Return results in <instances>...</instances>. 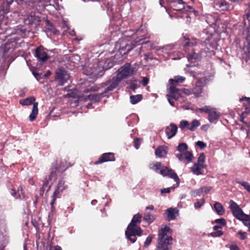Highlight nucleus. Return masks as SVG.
<instances>
[{
  "label": "nucleus",
  "instance_id": "obj_1",
  "mask_svg": "<svg viewBox=\"0 0 250 250\" xmlns=\"http://www.w3.org/2000/svg\"><path fill=\"white\" fill-rule=\"evenodd\" d=\"M197 41L196 39H192L190 40L189 38L184 37V46L185 50L187 53V58L188 61L191 63L200 61L202 58V53L200 51L199 52H195V49L190 48L193 46L196 45Z\"/></svg>",
  "mask_w": 250,
  "mask_h": 250
},
{
  "label": "nucleus",
  "instance_id": "obj_2",
  "mask_svg": "<svg viewBox=\"0 0 250 250\" xmlns=\"http://www.w3.org/2000/svg\"><path fill=\"white\" fill-rule=\"evenodd\" d=\"M170 229L167 226L162 227L159 231L157 248L161 250H171L173 238L168 236Z\"/></svg>",
  "mask_w": 250,
  "mask_h": 250
},
{
  "label": "nucleus",
  "instance_id": "obj_3",
  "mask_svg": "<svg viewBox=\"0 0 250 250\" xmlns=\"http://www.w3.org/2000/svg\"><path fill=\"white\" fill-rule=\"evenodd\" d=\"M116 77H113L112 81L110 83L111 86L115 89L119 83L124 79L131 76L134 72L133 69L131 68L130 63H126L119 68Z\"/></svg>",
  "mask_w": 250,
  "mask_h": 250
},
{
  "label": "nucleus",
  "instance_id": "obj_4",
  "mask_svg": "<svg viewBox=\"0 0 250 250\" xmlns=\"http://www.w3.org/2000/svg\"><path fill=\"white\" fill-rule=\"evenodd\" d=\"M135 47V43L129 40L126 37L119 39L115 44V48L118 50L121 54H125Z\"/></svg>",
  "mask_w": 250,
  "mask_h": 250
},
{
  "label": "nucleus",
  "instance_id": "obj_5",
  "mask_svg": "<svg viewBox=\"0 0 250 250\" xmlns=\"http://www.w3.org/2000/svg\"><path fill=\"white\" fill-rule=\"evenodd\" d=\"M229 208L233 215L240 221H250V216L244 213L239 205L233 200L229 201Z\"/></svg>",
  "mask_w": 250,
  "mask_h": 250
},
{
  "label": "nucleus",
  "instance_id": "obj_6",
  "mask_svg": "<svg viewBox=\"0 0 250 250\" xmlns=\"http://www.w3.org/2000/svg\"><path fill=\"white\" fill-rule=\"evenodd\" d=\"M35 98L31 96L20 101V104L22 105H29L33 104L32 112L29 116V120L31 122H33L36 119L38 114V103L35 102Z\"/></svg>",
  "mask_w": 250,
  "mask_h": 250
},
{
  "label": "nucleus",
  "instance_id": "obj_7",
  "mask_svg": "<svg viewBox=\"0 0 250 250\" xmlns=\"http://www.w3.org/2000/svg\"><path fill=\"white\" fill-rule=\"evenodd\" d=\"M143 230L139 226L128 225L125 232L126 238L132 243L136 241L137 236H141L143 233Z\"/></svg>",
  "mask_w": 250,
  "mask_h": 250
},
{
  "label": "nucleus",
  "instance_id": "obj_8",
  "mask_svg": "<svg viewBox=\"0 0 250 250\" xmlns=\"http://www.w3.org/2000/svg\"><path fill=\"white\" fill-rule=\"evenodd\" d=\"M104 68L99 63H94L89 64L84 68L83 74L89 76L90 78H95L98 75H102Z\"/></svg>",
  "mask_w": 250,
  "mask_h": 250
},
{
  "label": "nucleus",
  "instance_id": "obj_9",
  "mask_svg": "<svg viewBox=\"0 0 250 250\" xmlns=\"http://www.w3.org/2000/svg\"><path fill=\"white\" fill-rule=\"evenodd\" d=\"M65 181L63 178H61L59 180V183L56 187V188L51 196V201L50 203L51 210L53 211L54 209V204H55L57 198L60 197V194L66 188H67V186L65 185Z\"/></svg>",
  "mask_w": 250,
  "mask_h": 250
},
{
  "label": "nucleus",
  "instance_id": "obj_10",
  "mask_svg": "<svg viewBox=\"0 0 250 250\" xmlns=\"http://www.w3.org/2000/svg\"><path fill=\"white\" fill-rule=\"evenodd\" d=\"M69 74L64 68H60L55 71V81L59 85H63L69 79Z\"/></svg>",
  "mask_w": 250,
  "mask_h": 250
},
{
  "label": "nucleus",
  "instance_id": "obj_11",
  "mask_svg": "<svg viewBox=\"0 0 250 250\" xmlns=\"http://www.w3.org/2000/svg\"><path fill=\"white\" fill-rule=\"evenodd\" d=\"M209 81L208 78L205 77L199 79L192 89V93L196 97H199L203 92V87L208 84Z\"/></svg>",
  "mask_w": 250,
  "mask_h": 250
},
{
  "label": "nucleus",
  "instance_id": "obj_12",
  "mask_svg": "<svg viewBox=\"0 0 250 250\" xmlns=\"http://www.w3.org/2000/svg\"><path fill=\"white\" fill-rule=\"evenodd\" d=\"M159 172L163 176H167L173 179L176 183V187H178L180 184V179L177 174L171 168L163 166Z\"/></svg>",
  "mask_w": 250,
  "mask_h": 250
},
{
  "label": "nucleus",
  "instance_id": "obj_13",
  "mask_svg": "<svg viewBox=\"0 0 250 250\" xmlns=\"http://www.w3.org/2000/svg\"><path fill=\"white\" fill-rule=\"evenodd\" d=\"M34 55V56L37 58L38 61L41 63H44L49 58V56L46 52L45 49L42 45L38 46L35 49Z\"/></svg>",
  "mask_w": 250,
  "mask_h": 250
},
{
  "label": "nucleus",
  "instance_id": "obj_14",
  "mask_svg": "<svg viewBox=\"0 0 250 250\" xmlns=\"http://www.w3.org/2000/svg\"><path fill=\"white\" fill-rule=\"evenodd\" d=\"M114 89L109 84L105 87L103 92L94 95H89L88 97L93 103L99 102L102 98L109 96V93L112 91Z\"/></svg>",
  "mask_w": 250,
  "mask_h": 250
},
{
  "label": "nucleus",
  "instance_id": "obj_15",
  "mask_svg": "<svg viewBox=\"0 0 250 250\" xmlns=\"http://www.w3.org/2000/svg\"><path fill=\"white\" fill-rule=\"evenodd\" d=\"M41 21V17L40 16L36 15L34 12H31L27 14L26 18L24 20V23L25 25H34L35 27H37Z\"/></svg>",
  "mask_w": 250,
  "mask_h": 250
},
{
  "label": "nucleus",
  "instance_id": "obj_16",
  "mask_svg": "<svg viewBox=\"0 0 250 250\" xmlns=\"http://www.w3.org/2000/svg\"><path fill=\"white\" fill-rule=\"evenodd\" d=\"M16 1L18 5H21L23 8L29 9L36 7L41 0H8V2Z\"/></svg>",
  "mask_w": 250,
  "mask_h": 250
},
{
  "label": "nucleus",
  "instance_id": "obj_17",
  "mask_svg": "<svg viewBox=\"0 0 250 250\" xmlns=\"http://www.w3.org/2000/svg\"><path fill=\"white\" fill-rule=\"evenodd\" d=\"M115 154L113 152H107L102 154L98 160L95 161L94 164L95 165L101 164L108 162H113L115 161Z\"/></svg>",
  "mask_w": 250,
  "mask_h": 250
},
{
  "label": "nucleus",
  "instance_id": "obj_18",
  "mask_svg": "<svg viewBox=\"0 0 250 250\" xmlns=\"http://www.w3.org/2000/svg\"><path fill=\"white\" fill-rule=\"evenodd\" d=\"M181 96V90L175 87L173 84L170 85L169 87V93L167 95V97L177 101Z\"/></svg>",
  "mask_w": 250,
  "mask_h": 250
},
{
  "label": "nucleus",
  "instance_id": "obj_19",
  "mask_svg": "<svg viewBox=\"0 0 250 250\" xmlns=\"http://www.w3.org/2000/svg\"><path fill=\"white\" fill-rule=\"evenodd\" d=\"M178 130V126L174 124L171 123L165 129L166 134L168 139L174 137Z\"/></svg>",
  "mask_w": 250,
  "mask_h": 250
},
{
  "label": "nucleus",
  "instance_id": "obj_20",
  "mask_svg": "<svg viewBox=\"0 0 250 250\" xmlns=\"http://www.w3.org/2000/svg\"><path fill=\"white\" fill-rule=\"evenodd\" d=\"M167 153V147L165 146H160L155 150L156 156L159 158L165 157Z\"/></svg>",
  "mask_w": 250,
  "mask_h": 250
},
{
  "label": "nucleus",
  "instance_id": "obj_21",
  "mask_svg": "<svg viewBox=\"0 0 250 250\" xmlns=\"http://www.w3.org/2000/svg\"><path fill=\"white\" fill-rule=\"evenodd\" d=\"M206 167V165H201L197 163L194 164L191 168L192 172L196 175H199L203 174V169Z\"/></svg>",
  "mask_w": 250,
  "mask_h": 250
},
{
  "label": "nucleus",
  "instance_id": "obj_22",
  "mask_svg": "<svg viewBox=\"0 0 250 250\" xmlns=\"http://www.w3.org/2000/svg\"><path fill=\"white\" fill-rule=\"evenodd\" d=\"M57 170L58 167L57 164H54L51 169L50 173L48 176V178H46V180H48V181H55L57 178Z\"/></svg>",
  "mask_w": 250,
  "mask_h": 250
},
{
  "label": "nucleus",
  "instance_id": "obj_23",
  "mask_svg": "<svg viewBox=\"0 0 250 250\" xmlns=\"http://www.w3.org/2000/svg\"><path fill=\"white\" fill-rule=\"evenodd\" d=\"M220 116V113L217 112L215 108H212L208 113V120L210 123H213L218 120Z\"/></svg>",
  "mask_w": 250,
  "mask_h": 250
},
{
  "label": "nucleus",
  "instance_id": "obj_24",
  "mask_svg": "<svg viewBox=\"0 0 250 250\" xmlns=\"http://www.w3.org/2000/svg\"><path fill=\"white\" fill-rule=\"evenodd\" d=\"M178 213V210L175 208H170L167 209L166 212L167 220L170 221L175 219L176 218V214H177Z\"/></svg>",
  "mask_w": 250,
  "mask_h": 250
},
{
  "label": "nucleus",
  "instance_id": "obj_25",
  "mask_svg": "<svg viewBox=\"0 0 250 250\" xmlns=\"http://www.w3.org/2000/svg\"><path fill=\"white\" fill-rule=\"evenodd\" d=\"M222 227L221 226L216 225L213 227L214 232L210 233L212 237H220L223 235L224 233L222 231Z\"/></svg>",
  "mask_w": 250,
  "mask_h": 250
},
{
  "label": "nucleus",
  "instance_id": "obj_26",
  "mask_svg": "<svg viewBox=\"0 0 250 250\" xmlns=\"http://www.w3.org/2000/svg\"><path fill=\"white\" fill-rule=\"evenodd\" d=\"M142 215L140 214H136L134 215L128 225L133 226H139L141 222Z\"/></svg>",
  "mask_w": 250,
  "mask_h": 250
},
{
  "label": "nucleus",
  "instance_id": "obj_27",
  "mask_svg": "<svg viewBox=\"0 0 250 250\" xmlns=\"http://www.w3.org/2000/svg\"><path fill=\"white\" fill-rule=\"evenodd\" d=\"M13 2H8V0H4L0 12H1L2 14H7L10 11V5Z\"/></svg>",
  "mask_w": 250,
  "mask_h": 250
},
{
  "label": "nucleus",
  "instance_id": "obj_28",
  "mask_svg": "<svg viewBox=\"0 0 250 250\" xmlns=\"http://www.w3.org/2000/svg\"><path fill=\"white\" fill-rule=\"evenodd\" d=\"M213 208L216 212L219 215H223L225 213V209L222 204L219 202H215Z\"/></svg>",
  "mask_w": 250,
  "mask_h": 250
},
{
  "label": "nucleus",
  "instance_id": "obj_29",
  "mask_svg": "<svg viewBox=\"0 0 250 250\" xmlns=\"http://www.w3.org/2000/svg\"><path fill=\"white\" fill-rule=\"evenodd\" d=\"M185 79L186 78L184 77L180 76H175L174 78V79L169 80L170 85H172L173 84L175 87H177L178 83H181L183 82Z\"/></svg>",
  "mask_w": 250,
  "mask_h": 250
},
{
  "label": "nucleus",
  "instance_id": "obj_30",
  "mask_svg": "<svg viewBox=\"0 0 250 250\" xmlns=\"http://www.w3.org/2000/svg\"><path fill=\"white\" fill-rule=\"evenodd\" d=\"M109 84H108V82H106L102 83V85L101 86H99L97 85H95L93 86H91L90 88H86L84 90V92L85 93H88L90 91H98L101 88H104L105 86H107Z\"/></svg>",
  "mask_w": 250,
  "mask_h": 250
},
{
  "label": "nucleus",
  "instance_id": "obj_31",
  "mask_svg": "<svg viewBox=\"0 0 250 250\" xmlns=\"http://www.w3.org/2000/svg\"><path fill=\"white\" fill-rule=\"evenodd\" d=\"M155 219L154 215L150 214L149 212H146L144 214L143 220L146 222L148 224L152 223Z\"/></svg>",
  "mask_w": 250,
  "mask_h": 250
},
{
  "label": "nucleus",
  "instance_id": "obj_32",
  "mask_svg": "<svg viewBox=\"0 0 250 250\" xmlns=\"http://www.w3.org/2000/svg\"><path fill=\"white\" fill-rule=\"evenodd\" d=\"M163 165H162L161 162H156V163H151L149 165L150 169L154 170L156 172H158L162 169Z\"/></svg>",
  "mask_w": 250,
  "mask_h": 250
},
{
  "label": "nucleus",
  "instance_id": "obj_33",
  "mask_svg": "<svg viewBox=\"0 0 250 250\" xmlns=\"http://www.w3.org/2000/svg\"><path fill=\"white\" fill-rule=\"evenodd\" d=\"M143 99V96L141 94L136 95H132L130 96V103L133 104H136L141 101Z\"/></svg>",
  "mask_w": 250,
  "mask_h": 250
},
{
  "label": "nucleus",
  "instance_id": "obj_34",
  "mask_svg": "<svg viewBox=\"0 0 250 250\" xmlns=\"http://www.w3.org/2000/svg\"><path fill=\"white\" fill-rule=\"evenodd\" d=\"M241 101H243V105L247 112H250V98L243 97L241 99Z\"/></svg>",
  "mask_w": 250,
  "mask_h": 250
},
{
  "label": "nucleus",
  "instance_id": "obj_35",
  "mask_svg": "<svg viewBox=\"0 0 250 250\" xmlns=\"http://www.w3.org/2000/svg\"><path fill=\"white\" fill-rule=\"evenodd\" d=\"M9 20L5 14H2L1 12H0V23L1 26L7 25L9 22Z\"/></svg>",
  "mask_w": 250,
  "mask_h": 250
},
{
  "label": "nucleus",
  "instance_id": "obj_36",
  "mask_svg": "<svg viewBox=\"0 0 250 250\" xmlns=\"http://www.w3.org/2000/svg\"><path fill=\"white\" fill-rule=\"evenodd\" d=\"M200 125V123L199 121L197 120H194L192 121V122L189 124V130L191 131H194L196 129V128Z\"/></svg>",
  "mask_w": 250,
  "mask_h": 250
},
{
  "label": "nucleus",
  "instance_id": "obj_37",
  "mask_svg": "<svg viewBox=\"0 0 250 250\" xmlns=\"http://www.w3.org/2000/svg\"><path fill=\"white\" fill-rule=\"evenodd\" d=\"M235 181L236 183L243 186L250 193V185L248 183L244 181H240L238 179H236Z\"/></svg>",
  "mask_w": 250,
  "mask_h": 250
},
{
  "label": "nucleus",
  "instance_id": "obj_38",
  "mask_svg": "<svg viewBox=\"0 0 250 250\" xmlns=\"http://www.w3.org/2000/svg\"><path fill=\"white\" fill-rule=\"evenodd\" d=\"M17 194H18L19 197L21 199H24L26 198V195L25 193L23 192L22 187L20 186L17 190Z\"/></svg>",
  "mask_w": 250,
  "mask_h": 250
},
{
  "label": "nucleus",
  "instance_id": "obj_39",
  "mask_svg": "<svg viewBox=\"0 0 250 250\" xmlns=\"http://www.w3.org/2000/svg\"><path fill=\"white\" fill-rule=\"evenodd\" d=\"M180 127L182 130L185 128L189 130V123L186 120H182L180 122Z\"/></svg>",
  "mask_w": 250,
  "mask_h": 250
},
{
  "label": "nucleus",
  "instance_id": "obj_40",
  "mask_svg": "<svg viewBox=\"0 0 250 250\" xmlns=\"http://www.w3.org/2000/svg\"><path fill=\"white\" fill-rule=\"evenodd\" d=\"M188 146L186 143H180L178 146L177 150L180 152H183L186 151L188 149Z\"/></svg>",
  "mask_w": 250,
  "mask_h": 250
},
{
  "label": "nucleus",
  "instance_id": "obj_41",
  "mask_svg": "<svg viewBox=\"0 0 250 250\" xmlns=\"http://www.w3.org/2000/svg\"><path fill=\"white\" fill-rule=\"evenodd\" d=\"M154 237L153 235H149L147 238H146V240L144 243V248H147L148 247V246L150 244V243L152 242V240Z\"/></svg>",
  "mask_w": 250,
  "mask_h": 250
},
{
  "label": "nucleus",
  "instance_id": "obj_42",
  "mask_svg": "<svg viewBox=\"0 0 250 250\" xmlns=\"http://www.w3.org/2000/svg\"><path fill=\"white\" fill-rule=\"evenodd\" d=\"M193 158V154L191 152L186 151L184 153V158L188 162L192 161Z\"/></svg>",
  "mask_w": 250,
  "mask_h": 250
},
{
  "label": "nucleus",
  "instance_id": "obj_43",
  "mask_svg": "<svg viewBox=\"0 0 250 250\" xmlns=\"http://www.w3.org/2000/svg\"><path fill=\"white\" fill-rule=\"evenodd\" d=\"M212 108H211L209 106H205L202 108H197V111L200 112H205L208 114Z\"/></svg>",
  "mask_w": 250,
  "mask_h": 250
},
{
  "label": "nucleus",
  "instance_id": "obj_44",
  "mask_svg": "<svg viewBox=\"0 0 250 250\" xmlns=\"http://www.w3.org/2000/svg\"><path fill=\"white\" fill-rule=\"evenodd\" d=\"M173 3V6L174 7V8H173L174 10L178 11V10H180L182 9L183 8H184V6H183V1H182V0H178V4L180 5L181 6H177V5H176L177 4L175 3V1H174Z\"/></svg>",
  "mask_w": 250,
  "mask_h": 250
},
{
  "label": "nucleus",
  "instance_id": "obj_45",
  "mask_svg": "<svg viewBox=\"0 0 250 250\" xmlns=\"http://www.w3.org/2000/svg\"><path fill=\"white\" fill-rule=\"evenodd\" d=\"M236 235L238 236L239 239L241 240H245L247 238V233L246 232L242 231L241 230L239 231L237 233Z\"/></svg>",
  "mask_w": 250,
  "mask_h": 250
},
{
  "label": "nucleus",
  "instance_id": "obj_46",
  "mask_svg": "<svg viewBox=\"0 0 250 250\" xmlns=\"http://www.w3.org/2000/svg\"><path fill=\"white\" fill-rule=\"evenodd\" d=\"M48 182L49 181H48V180H46L45 179V180L43 182V185H42V187L40 188V194L41 196H42L43 194V193H44V190H45V188L47 187L48 186Z\"/></svg>",
  "mask_w": 250,
  "mask_h": 250
},
{
  "label": "nucleus",
  "instance_id": "obj_47",
  "mask_svg": "<svg viewBox=\"0 0 250 250\" xmlns=\"http://www.w3.org/2000/svg\"><path fill=\"white\" fill-rule=\"evenodd\" d=\"M142 141L143 139L142 138H135L134 139L133 141L134 146L137 149H138L139 148Z\"/></svg>",
  "mask_w": 250,
  "mask_h": 250
},
{
  "label": "nucleus",
  "instance_id": "obj_48",
  "mask_svg": "<svg viewBox=\"0 0 250 250\" xmlns=\"http://www.w3.org/2000/svg\"><path fill=\"white\" fill-rule=\"evenodd\" d=\"M205 155L204 153H201L198 158V162L197 164L201 165H206L204 164L205 162Z\"/></svg>",
  "mask_w": 250,
  "mask_h": 250
},
{
  "label": "nucleus",
  "instance_id": "obj_49",
  "mask_svg": "<svg viewBox=\"0 0 250 250\" xmlns=\"http://www.w3.org/2000/svg\"><path fill=\"white\" fill-rule=\"evenodd\" d=\"M214 223L220 224L219 226H222V228L227 225V222L224 218L217 219L214 220Z\"/></svg>",
  "mask_w": 250,
  "mask_h": 250
},
{
  "label": "nucleus",
  "instance_id": "obj_50",
  "mask_svg": "<svg viewBox=\"0 0 250 250\" xmlns=\"http://www.w3.org/2000/svg\"><path fill=\"white\" fill-rule=\"evenodd\" d=\"M219 7L223 10H226L228 9L229 5L225 1H220L218 2Z\"/></svg>",
  "mask_w": 250,
  "mask_h": 250
},
{
  "label": "nucleus",
  "instance_id": "obj_51",
  "mask_svg": "<svg viewBox=\"0 0 250 250\" xmlns=\"http://www.w3.org/2000/svg\"><path fill=\"white\" fill-rule=\"evenodd\" d=\"M204 202L205 200L204 198L202 199L201 201L198 200L196 202L194 203L195 208H200L204 204Z\"/></svg>",
  "mask_w": 250,
  "mask_h": 250
},
{
  "label": "nucleus",
  "instance_id": "obj_52",
  "mask_svg": "<svg viewBox=\"0 0 250 250\" xmlns=\"http://www.w3.org/2000/svg\"><path fill=\"white\" fill-rule=\"evenodd\" d=\"M176 186L171 187L170 188H164L161 189V193H169L171 189H174Z\"/></svg>",
  "mask_w": 250,
  "mask_h": 250
},
{
  "label": "nucleus",
  "instance_id": "obj_53",
  "mask_svg": "<svg viewBox=\"0 0 250 250\" xmlns=\"http://www.w3.org/2000/svg\"><path fill=\"white\" fill-rule=\"evenodd\" d=\"M201 192H203L205 193H208L211 189V187H203L200 188Z\"/></svg>",
  "mask_w": 250,
  "mask_h": 250
},
{
  "label": "nucleus",
  "instance_id": "obj_54",
  "mask_svg": "<svg viewBox=\"0 0 250 250\" xmlns=\"http://www.w3.org/2000/svg\"><path fill=\"white\" fill-rule=\"evenodd\" d=\"M196 144L197 146H198L199 147H200V148H201V149L205 148L207 146L206 144L205 143H204L203 142L201 141H197L196 143Z\"/></svg>",
  "mask_w": 250,
  "mask_h": 250
},
{
  "label": "nucleus",
  "instance_id": "obj_55",
  "mask_svg": "<svg viewBox=\"0 0 250 250\" xmlns=\"http://www.w3.org/2000/svg\"><path fill=\"white\" fill-rule=\"evenodd\" d=\"M27 32L29 33V30H27L26 29H21L18 32V33H21V35L22 36V37H24L25 36H26V33Z\"/></svg>",
  "mask_w": 250,
  "mask_h": 250
},
{
  "label": "nucleus",
  "instance_id": "obj_56",
  "mask_svg": "<svg viewBox=\"0 0 250 250\" xmlns=\"http://www.w3.org/2000/svg\"><path fill=\"white\" fill-rule=\"evenodd\" d=\"M182 91L184 93H185V94H186L187 95H189L193 94L192 89L189 90L188 89L184 88Z\"/></svg>",
  "mask_w": 250,
  "mask_h": 250
},
{
  "label": "nucleus",
  "instance_id": "obj_57",
  "mask_svg": "<svg viewBox=\"0 0 250 250\" xmlns=\"http://www.w3.org/2000/svg\"><path fill=\"white\" fill-rule=\"evenodd\" d=\"M149 82V79L147 77H143V80H142V84L144 85V86H146V85Z\"/></svg>",
  "mask_w": 250,
  "mask_h": 250
},
{
  "label": "nucleus",
  "instance_id": "obj_58",
  "mask_svg": "<svg viewBox=\"0 0 250 250\" xmlns=\"http://www.w3.org/2000/svg\"><path fill=\"white\" fill-rule=\"evenodd\" d=\"M230 250H240L238 246L236 244H233L230 246Z\"/></svg>",
  "mask_w": 250,
  "mask_h": 250
},
{
  "label": "nucleus",
  "instance_id": "obj_59",
  "mask_svg": "<svg viewBox=\"0 0 250 250\" xmlns=\"http://www.w3.org/2000/svg\"><path fill=\"white\" fill-rule=\"evenodd\" d=\"M32 224L33 226L36 229L39 228V223L35 219H32Z\"/></svg>",
  "mask_w": 250,
  "mask_h": 250
},
{
  "label": "nucleus",
  "instance_id": "obj_60",
  "mask_svg": "<svg viewBox=\"0 0 250 250\" xmlns=\"http://www.w3.org/2000/svg\"><path fill=\"white\" fill-rule=\"evenodd\" d=\"M176 157L181 161H183L184 158V153L183 154H176Z\"/></svg>",
  "mask_w": 250,
  "mask_h": 250
},
{
  "label": "nucleus",
  "instance_id": "obj_61",
  "mask_svg": "<svg viewBox=\"0 0 250 250\" xmlns=\"http://www.w3.org/2000/svg\"><path fill=\"white\" fill-rule=\"evenodd\" d=\"M201 193L200 188L193 191V194L194 196H200Z\"/></svg>",
  "mask_w": 250,
  "mask_h": 250
},
{
  "label": "nucleus",
  "instance_id": "obj_62",
  "mask_svg": "<svg viewBox=\"0 0 250 250\" xmlns=\"http://www.w3.org/2000/svg\"><path fill=\"white\" fill-rule=\"evenodd\" d=\"M130 88L133 91H135V90L137 88V85L135 83H132L130 85Z\"/></svg>",
  "mask_w": 250,
  "mask_h": 250
},
{
  "label": "nucleus",
  "instance_id": "obj_63",
  "mask_svg": "<svg viewBox=\"0 0 250 250\" xmlns=\"http://www.w3.org/2000/svg\"><path fill=\"white\" fill-rule=\"evenodd\" d=\"M245 16L246 17V19L249 21H250V5L249 6V10L248 13L245 15Z\"/></svg>",
  "mask_w": 250,
  "mask_h": 250
},
{
  "label": "nucleus",
  "instance_id": "obj_64",
  "mask_svg": "<svg viewBox=\"0 0 250 250\" xmlns=\"http://www.w3.org/2000/svg\"><path fill=\"white\" fill-rule=\"evenodd\" d=\"M167 98L168 101L169 103L171 105L174 106V101L172 100H171V98L167 97Z\"/></svg>",
  "mask_w": 250,
  "mask_h": 250
}]
</instances>
